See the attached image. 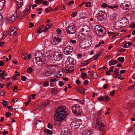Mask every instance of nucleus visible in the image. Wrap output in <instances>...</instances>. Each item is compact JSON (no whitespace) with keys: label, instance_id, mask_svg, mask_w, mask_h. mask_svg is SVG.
<instances>
[{"label":"nucleus","instance_id":"nucleus-63","mask_svg":"<svg viewBox=\"0 0 135 135\" xmlns=\"http://www.w3.org/2000/svg\"><path fill=\"white\" fill-rule=\"evenodd\" d=\"M126 71L125 70H121L120 71V73L121 74H123L125 73Z\"/></svg>","mask_w":135,"mask_h":135},{"label":"nucleus","instance_id":"nucleus-16","mask_svg":"<svg viewBox=\"0 0 135 135\" xmlns=\"http://www.w3.org/2000/svg\"><path fill=\"white\" fill-rule=\"evenodd\" d=\"M71 134V131L67 128H65L61 133V135H70Z\"/></svg>","mask_w":135,"mask_h":135},{"label":"nucleus","instance_id":"nucleus-31","mask_svg":"<svg viewBox=\"0 0 135 135\" xmlns=\"http://www.w3.org/2000/svg\"><path fill=\"white\" fill-rule=\"evenodd\" d=\"M117 60L119 62H123L124 60V59L123 57H120L117 59Z\"/></svg>","mask_w":135,"mask_h":135},{"label":"nucleus","instance_id":"nucleus-39","mask_svg":"<svg viewBox=\"0 0 135 135\" xmlns=\"http://www.w3.org/2000/svg\"><path fill=\"white\" fill-rule=\"evenodd\" d=\"M58 79H51L50 80L51 81V84H54V81H58Z\"/></svg>","mask_w":135,"mask_h":135},{"label":"nucleus","instance_id":"nucleus-2","mask_svg":"<svg viewBox=\"0 0 135 135\" xmlns=\"http://www.w3.org/2000/svg\"><path fill=\"white\" fill-rule=\"evenodd\" d=\"M82 33L78 35L79 39L83 40L90 35V30L89 27L88 26H85L81 29Z\"/></svg>","mask_w":135,"mask_h":135},{"label":"nucleus","instance_id":"nucleus-43","mask_svg":"<svg viewBox=\"0 0 135 135\" xmlns=\"http://www.w3.org/2000/svg\"><path fill=\"white\" fill-rule=\"evenodd\" d=\"M1 103L5 107L7 105V102L6 101L3 100V102H1Z\"/></svg>","mask_w":135,"mask_h":135},{"label":"nucleus","instance_id":"nucleus-55","mask_svg":"<svg viewBox=\"0 0 135 135\" xmlns=\"http://www.w3.org/2000/svg\"><path fill=\"white\" fill-rule=\"evenodd\" d=\"M69 69H66V71L68 73H72L74 71V70H71Z\"/></svg>","mask_w":135,"mask_h":135},{"label":"nucleus","instance_id":"nucleus-32","mask_svg":"<svg viewBox=\"0 0 135 135\" xmlns=\"http://www.w3.org/2000/svg\"><path fill=\"white\" fill-rule=\"evenodd\" d=\"M103 100L104 101H105V100L107 101H109L110 99V97L108 95L106 96H103Z\"/></svg>","mask_w":135,"mask_h":135},{"label":"nucleus","instance_id":"nucleus-10","mask_svg":"<svg viewBox=\"0 0 135 135\" xmlns=\"http://www.w3.org/2000/svg\"><path fill=\"white\" fill-rule=\"evenodd\" d=\"M76 31V27L72 24L66 28V32L67 33L69 34H73Z\"/></svg>","mask_w":135,"mask_h":135},{"label":"nucleus","instance_id":"nucleus-12","mask_svg":"<svg viewBox=\"0 0 135 135\" xmlns=\"http://www.w3.org/2000/svg\"><path fill=\"white\" fill-rule=\"evenodd\" d=\"M73 50V48L71 46H67L65 47L64 50V54L68 55L70 54Z\"/></svg>","mask_w":135,"mask_h":135},{"label":"nucleus","instance_id":"nucleus-47","mask_svg":"<svg viewBox=\"0 0 135 135\" xmlns=\"http://www.w3.org/2000/svg\"><path fill=\"white\" fill-rule=\"evenodd\" d=\"M27 54H25L22 56V58L25 59H27Z\"/></svg>","mask_w":135,"mask_h":135},{"label":"nucleus","instance_id":"nucleus-38","mask_svg":"<svg viewBox=\"0 0 135 135\" xmlns=\"http://www.w3.org/2000/svg\"><path fill=\"white\" fill-rule=\"evenodd\" d=\"M52 10V8L50 7V8H47L45 9V11L46 12L48 13L50 12V11H51Z\"/></svg>","mask_w":135,"mask_h":135},{"label":"nucleus","instance_id":"nucleus-11","mask_svg":"<svg viewBox=\"0 0 135 135\" xmlns=\"http://www.w3.org/2000/svg\"><path fill=\"white\" fill-rule=\"evenodd\" d=\"M62 38L59 37L57 36H55L54 38H52L51 40V42L53 45H56L61 41Z\"/></svg>","mask_w":135,"mask_h":135},{"label":"nucleus","instance_id":"nucleus-41","mask_svg":"<svg viewBox=\"0 0 135 135\" xmlns=\"http://www.w3.org/2000/svg\"><path fill=\"white\" fill-rule=\"evenodd\" d=\"M114 71V74L116 75L117 76L118 75V69H115Z\"/></svg>","mask_w":135,"mask_h":135},{"label":"nucleus","instance_id":"nucleus-7","mask_svg":"<svg viewBox=\"0 0 135 135\" xmlns=\"http://www.w3.org/2000/svg\"><path fill=\"white\" fill-rule=\"evenodd\" d=\"M71 109L73 113L78 115H81L83 113L80 106L77 105H75L72 107Z\"/></svg>","mask_w":135,"mask_h":135},{"label":"nucleus","instance_id":"nucleus-46","mask_svg":"<svg viewBox=\"0 0 135 135\" xmlns=\"http://www.w3.org/2000/svg\"><path fill=\"white\" fill-rule=\"evenodd\" d=\"M32 71V69L31 67H29L27 70V73H30Z\"/></svg>","mask_w":135,"mask_h":135},{"label":"nucleus","instance_id":"nucleus-56","mask_svg":"<svg viewBox=\"0 0 135 135\" xmlns=\"http://www.w3.org/2000/svg\"><path fill=\"white\" fill-rule=\"evenodd\" d=\"M108 87V86L107 84H105L103 86V89H107Z\"/></svg>","mask_w":135,"mask_h":135},{"label":"nucleus","instance_id":"nucleus-20","mask_svg":"<svg viewBox=\"0 0 135 135\" xmlns=\"http://www.w3.org/2000/svg\"><path fill=\"white\" fill-rule=\"evenodd\" d=\"M121 22H116L114 25V27L117 30L122 27L121 25Z\"/></svg>","mask_w":135,"mask_h":135},{"label":"nucleus","instance_id":"nucleus-44","mask_svg":"<svg viewBox=\"0 0 135 135\" xmlns=\"http://www.w3.org/2000/svg\"><path fill=\"white\" fill-rule=\"evenodd\" d=\"M46 105H47L46 104V102H45L41 105L40 106H39V107H40V109H41V108H44V107L46 106Z\"/></svg>","mask_w":135,"mask_h":135},{"label":"nucleus","instance_id":"nucleus-14","mask_svg":"<svg viewBox=\"0 0 135 135\" xmlns=\"http://www.w3.org/2000/svg\"><path fill=\"white\" fill-rule=\"evenodd\" d=\"M15 16L13 14H12L8 17L6 20V22L7 23L10 24L15 20Z\"/></svg>","mask_w":135,"mask_h":135},{"label":"nucleus","instance_id":"nucleus-17","mask_svg":"<svg viewBox=\"0 0 135 135\" xmlns=\"http://www.w3.org/2000/svg\"><path fill=\"white\" fill-rule=\"evenodd\" d=\"M91 133L90 129H84L82 134L83 135H89Z\"/></svg>","mask_w":135,"mask_h":135},{"label":"nucleus","instance_id":"nucleus-53","mask_svg":"<svg viewBox=\"0 0 135 135\" xmlns=\"http://www.w3.org/2000/svg\"><path fill=\"white\" fill-rule=\"evenodd\" d=\"M70 42L72 43L73 44H75L76 42V40L72 39L70 40Z\"/></svg>","mask_w":135,"mask_h":135},{"label":"nucleus","instance_id":"nucleus-4","mask_svg":"<svg viewBox=\"0 0 135 135\" xmlns=\"http://www.w3.org/2000/svg\"><path fill=\"white\" fill-rule=\"evenodd\" d=\"M75 64V61L74 60L70 57H68L65 63L66 67L68 69H71L74 67Z\"/></svg>","mask_w":135,"mask_h":135},{"label":"nucleus","instance_id":"nucleus-19","mask_svg":"<svg viewBox=\"0 0 135 135\" xmlns=\"http://www.w3.org/2000/svg\"><path fill=\"white\" fill-rule=\"evenodd\" d=\"M45 55L46 57L50 59L52 56V53L51 50L47 51L45 53Z\"/></svg>","mask_w":135,"mask_h":135},{"label":"nucleus","instance_id":"nucleus-37","mask_svg":"<svg viewBox=\"0 0 135 135\" xmlns=\"http://www.w3.org/2000/svg\"><path fill=\"white\" fill-rule=\"evenodd\" d=\"M47 127L49 128L52 129L53 128V126L51 123H49L48 124Z\"/></svg>","mask_w":135,"mask_h":135},{"label":"nucleus","instance_id":"nucleus-29","mask_svg":"<svg viewBox=\"0 0 135 135\" xmlns=\"http://www.w3.org/2000/svg\"><path fill=\"white\" fill-rule=\"evenodd\" d=\"M44 131L48 134H52V131L51 130L48 129H44Z\"/></svg>","mask_w":135,"mask_h":135},{"label":"nucleus","instance_id":"nucleus-51","mask_svg":"<svg viewBox=\"0 0 135 135\" xmlns=\"http://www.w3.org/2000/svg\"><path fill=\"white\" fill-rule=\"evenodd\" d=\"M77 11H75L71 15V16L72 17H75L77 15Z\"/></svg>","mask_w":135,"mask_h":135},{"label":"nucleus","instance_id":"nucleus-64","mask_svg":"<svg viewBox=\"0 0 135 135\" xmlns=\"http://www.w3.org/2000/svg\"><path fill=\"white\" fill-rule=\"evenodd\" d=\"M42 30L41 29H40L37 30L36 33H41L42 32Z\"/></svg>","mask_w":135,"mask_h":135},{"label":"nucleus","instance_id":"nucleus-34","mask_svg":"<svg viewBox=\"0 0 135 135\" xmlns=\"http://www.w3.org/2000/svg\"><path fill=\"white\" fill-rule=\"evenodd\" d=\"M81 75L83 79H85L87 77V74L86 73H82Z\"/></svg>","mask_w":135,"mask_h":135},{"label":"nucleus","instance_id":"nucleus-60","mask_svg":"<svg viewBox=\"0 0 135 135\" xmlns=\"http://www.w3.org/2000/svg\"><path fill=\"white\" fill-rule=\"evenodd\" d=\"M115 91L113 90L112 91V92H110V95H113L115 94Z\"/></svg>","mask_w":135,"mask_h":135},{"label":"nucleus","instance_id":"nucleus-45","mask_svg":"<svg viewBox=\"0 0 135 135\" xmlns=\"http://www.w3.org/2000/svg\"><path fill=\"white\" fill-rule=\"evenodd\" d=\"M17 28H16V27H12L10 29V32L14 31L15 30H16V31H17Z\"/></svg>","mask_w":135,"mask_h":135},{"label":"nucleus","instance_id":"nucleus-22","mask_svg":"<svg viewBox=\"0 0 135 135\" xmlns=\"http://www.w3.org/2000/svg\"><path fill=\"white\" fill-rule=\"evenodd\" d=\"M117 63V61L116 60L113 59L111 61H109V66H110L112 65H114Z\"/></svg>","mask_w":135,"mask_h":135},{"label":"nucleus","instance_id":"nucleus-21","mask_svg":"<svg viewBox=\"0 0 135 135\" xmlns=\"http://www.w3.org/2000/svg\"><path fill=\"white\" fill-rule=\"evenodd\" d=\"M40 84L41 85L43 86L44 87H47L49 85V82L47 81H45L44 83H40Z\"/></svg>","mask_w":135,"mask_h":135},{"label":"nucleus","instance_id":"nucleus-50","mask_svg":"<svg viewBox=\"0 0 135 135\" xmlns=\"http://www.w3.org/2000/svg\"><path fill=\"white\" fill-rule=\"evenodd\" d=\"M11 115V113L9 112H7L5 114V115L7 117H8L10 116Z\"/></svg>","mask_w":135,"mask_h":135},{"label":"nucleus","instance_id":"nucleus-62","mask_svg":"<svg viewBox=\"0 0 135 135\" xmlns=\"http://www.w3.org/2000/svg\"><path fill=\"white\" fill-rule=\"evenodd\" d=\"M98 99L100 101H102L103 99V96H101L100 98H98Z\"/></svg>","mask_w":135,"mask_h":135},{"label":"nucleus","instance_id":"nucleus-23","mask_svg":"<svg viewBox=\"0 0 135 135\" xmlns=\"http://www.w3.org/2000/svg\"><path fill=\"white\" fill-rule=\"evenodd\" d=\"M4 1L2 0L0 1V11L2 10L4 8Z\"/></svg>","mask_w":135,"mask_h":135},{"label":"nucleus","instance_id":"nucleus-5","mask_svg":"<svg viewBox=\"0 0 135 135\" xmlns=\"http://www.w3.org/2000/svg\"><path fill=\"white\" fill-rule=\"evenodd\" d=\"M35 59L36 61V64L40 65L42 64L43 61V57L42 53L40 52H36L35 54Z\"/></svg>","mask_w":135,"mask_h":135},{"label":"nucleus","instance_id":"nucleus-33","mask_svg":"<svg viewBox=\"0 0 135 135\" xmlns=\"http://www.w3.org/2000/svg\"><path fill=\"white\" fill-rule=\"evenodd\" d=\"M110 18L112 20H114L116 18V15L115 14H112L110 16Z\"/></svg>","mask_w":135,"mask_h":135},{"label":"nucleus","instance_id":"nucleus-8","mask_svg":"<svg viewBox=\"0 0 135 135\" xmlns=\"http://www.w3.org/2000/svg\"><path fill=\"white\" fill-rule=\"evenodd\" d=\"M107 17V14L102 11H99L97 15V18L99 22L105 20Z\"/></svg>","mask_w":135,"mask_h":135},{"label":"nucleus","instance_id":"nucleus-6","mask_svg":"<svg viewBox=\"0 0 135 135\" xmlns=\"http://www.w3.org/2000/svg\"><path fill=\"white\" fill-rule=\"evenodd\" d=\"M81 123V121L79 120L75 119L71 122L70 126L72 129H76L79 128Z\"/></svg>","mask_w":135,"mask_h":135},{"label":"nucleus","instance_id":"nucleus-36","mask_svg":"<svg viewBox=\"0 0 135 135\" xmlns=\"http://www.w3.org/2000/svg\"><path fill=\"white\" fill-rule=\"evenodd\" d=\"M20 75V74H16L15 75H14L13 76V78L14 80H17V77L18 76H19Z\"/></svg>","mask_w":135,"mask_h":135},{"label":"nucleus","instance_id":"nucleus-57","mask_svg":"<svg viewBox=\"0 0 135 135\" xmlns=\"http://www.w3.org/2000/svg\"><path fill=\"white\" fill-rule=\"evenodd\" d=\"M43 4L44 5L47 6L48 5L49 2L47 1H45L43 2Z\"/></svg>","mask_w":135,"mask_h":135},{"label":"nucleus","instance_id":"nucleus-54","mask_svg":"<svg viewBox=\"0 0 135 135\" xmlns=\"http://www.w3.org/2000/svg\"><path fill=\"white\" fill-rule=\"evenodd\" d=\"M31 6L30 5H28L27 7L26 10L27 11V12H30Z\"/></svg>","mask_w":135,"mask_h":135},{"label":"nucleus","instance_id":"nucleus-28","mask_svg":"<svg viewBox=\"0 0 135 135\" xmlns=\"http://www.w3.org/2000/svg\"><path fill=\"white\" fill-rule=\"evenodd\" d=\"M93 78L94 79H97L98 77V75L96 73H94L91 74Z\"/></svg>","mask_w":135,"mask_h":135},{"label":"nucleus","instance_id":"nucleus-59","mask_svg":"<svg viewBox=\"0 0 135 135\" xmlns=\"http://www.w3.org/2000/svg\"><path fill=\"white\" fill-rule=\"evenodd\" d=\"M29 24L30 25V26L29 27V28H31L33 27L34 25V24L33 23L31 22Z\"/></svg>","mask_w":135,"mask_h":135},{"label":"nucleus","instance_id":"nucleus-30","mask_svg":"<svg viewBox=\"0 0 135 135\" xmlns=\"http://www.w3.org/2000/svg\"><path fill=\"white\" fill-rule=\"evenodd\" d=\"M17 33V31L16 30H15L14 31L11 32L10 33V35L11 36H13L15 35H16Z\"/></svg>","mask_w":135,"mask_h":135},{"label":"nucleus","instance_id":"nucleus-1","mask_svg":"<svg viewBox=\"0 0 135 135\" xmlns=\"http://www.w3.org/2000/svg\"><path fill=\"white\" fill-rule=\"evenodd\" d=\"M65 108L63 106L59 107L56 109V113L54 115L55 120L60 121L64 119L68 113L65 111Z\"/></svg>","mask_w":135,"mask_h":135},{"label":"nucleus","instance_id":"nucleus-27","mask_svg":"<svg viewBox=\"0 0 135 135\" xmlns=\"http://www.w3.org/2000/svg\"><path fill=\"white\" fill-rule=\"evenodd\" d=\"M17 7L18 8L21 7L22 5V0H20V2H19L17 0Z\"/></svg>","mask_w":135,"mask_h":135},{"label":"nucleus","instance_id":"nucleus-58","mask_svg":"<svg viewBox=\"0 0 135 135\" xmlns=\"http://www.w3.org/2000/svg\"><path fill=\"white\" fill-rule=\"evenodd\" d=\"M83 44H84V43H81V44H79V46L80 47H81V49H84L85 47H86V46H83Z\"/></svg>","mask_w":135,"mask_h":135},{"label":"nucleus","instance_id":"nucleus-13","mask_svg":"<svg viewBox=\"0 0 135 135\" xmlns=\"http://www.w3.org/2000/svg\"><path fill=\"white\" fill-rule=\"evenodd\" d=\"M54 60L56 61H58L61 60L63 57L62 55L58 52H55L53 55Z\"/></svg>","mask_w":135,"mask_h":135},{"label":"nucleus","instance_id":"nucleus-15","mask_svg":"<svg viewBox=\"0 0 135 135\" xmlns=\"http://www.w3.org/2000/svg\"><path fill=\"white\" fill-rule=\"evenodd\" d=\"M126 3H122L120 6L123 9H131V3H128L127 4Z\"/></svg>","mask_w":135,"mask_h":135},{"label":"nucleus","instance_id":"nucleus-3","mask_svg":"<svg viewBox=\"0 0 135 135\" xmlns=\"http://www.w3.org/2000/svg\"><path fill=\"white\" fill-rule=\"evenodd\" d=\"M94 31L98 36H103L105 33V29L104 28L99 25L96 26L94 27Z\"/></svg>","mask_w":135,"mask_h":135},{"label":"nucleus","instance_id":"nucleus-40","mask_svg":"<svg viewBox=\"0 0 135 135\" xmlns=\"http://www.w3.org/2000/svg\"><path fill=\"white\" fill-rule=\"evenodd\" d=\"M35 2L38 4H40L42 3L41 0H36Z\"/></svg>","mask_w":135,"mask_h":135},{"label":"nucleus","instance_id":"nucleus-18","mask_svg":"<svg viewBox=\"0 0 135 135\" xmlns=\"http://www.w3.org/2000/svg\"><path fill=\"white\" fill-rule=\"evenodd\" d=\"M76 90L77 92L81 94H85V89H84L82 87H80L76 89Z\"/></svg>","mask_w":135,"mask_h":135},{"label":"nucleus","instance_id":"nucleus-35","mask_svg":"<svg viewBox=\"0 0 135 135\" xmlns=\"http://www.w3.org/2000/svg\"><path fill=\"white\" fill-rule=\"evenodd\" d=\"M100 55V54H96L95 55V56H93L92 58V59L94 60H96L97 59V58Z\"/></svg>","mask_w":135,"mask_h":135},{"label":"nucleus","instance_id":"nucleus-42","mask_svg":"<svg viewBox=\"0 0 135 135\" xmlns=\"http://www.w3.org/2000/svg\"><path fill=\"white\" fill-rule=\"evenodd\" d=\"M21 80L23 81H25L27 79V78L26 77L23 76H21Z\"/></svg>","mask_w":135,"mask_h":135},{"label":"nucleus","instance_id":"nucleus-61","mask_svg":"<svg viewBox=\"0 0 135 135\" xmlns=\"http://www.w3.org/2000/svg\"><path fill=\"white\" fill-rule=\"evenodd\" d=\"M18 99L16 98H14L12 100V101L13 103H15L16 102L17 100Z\"/></svg>","mask_w":135,"mask_h":135},{"label":"nucleus","instance_id":"nucleus-49","mask_svg":"<svg viewBox=\"0 0 135 135\" xmlns=\"http://www.w3.org/2000/svg\"><path fill=\"white\" fill-rule=\"evenodd\" d=\"M59 85L60 87H62L64 85V83L62 81H59Z\"/></svg>","mask_w":135,"mask_h":135},{"label":"nucleus","instance_id":"nucleus-52","mask_svg":"<svg viewBox=\"0 0 135 135\" xmlns=\"http://www.w3.org/2000/svg\"><path fill=\"white\" fill-rule=\"evenodd\" d=\"M107 4L105 3H104L102 4L101 5V7H102L105 8L107 7Z\"/></svg>","mask_w":135,"mask_h":135},{"label":"nucleus","instance_id":"nucleus-9","mask_svg":"<svg viewBox=\"0 0 135 135\" xmlns=\"http://www.w3.org/2000/svg\"><path fill=\"white\" fill-rule=\"evenodd\" d=\"M96 125L98 130L100 131H102L104 129V126L101 118H97L96 120Z\"/></svg>","mask_w":135,"mask_h":135},{"label":"nucleus","instance_id":"nucleus-48","mask_svg":"<svg viewBox=\"0 0 135 135\" xmlns=\"http://www.w3.org/2000/svg\"><path fill=\"white\" fill-rule=\"evenodd\" d=\"M62 76V74L60 72L58 73L56 76V77L59 78L60 77Z\"/></svg>","mask_w":135,"mask_h":135},{"label":"nucleus","instance_id":"nucleus-25","mask_svg":"<svg viewBox=\"0 0 135 135\" xmlns=\"http://www.w3.org/2000/svg\"><path fill=\"white\" fill-rule=\"evenodd\" d=\"M52 72L50 69L46 71L45 73V75L47 76L50 75L52 74Z\"/></svg>","mask_w":135,"mask_h":135},{"label":"nucleus","instance_id":"nucleus-24","mask_svg":"<svg viewBox=\"0 0 135 135\" xmlns=\"http://www.w3.org/2000/svg\"><path fill=\"white\" fill-rule=\"evenodd\" d=\"M50 25H47L46 26L44 30L43 31L44 32H45V31H46L48 29L50 28V27H52V24L50 23Z\"/></svg>","mask_w":135,"mask_h":135},{"label":"nucleus","instance_id":"nucleus-26","mask_svg":"<svg viewBox=\"0 0 135 135\" xmlns=\"http://www.w3.org/2000/svg\"><path fill=\"white\" fill-rule=\"evenodd\" d=\"M132 44V42H128L124 44V46L125 48H128L130 47Z\"/></svg>","mask_w":135,"mask_h":135}]
</instances>
